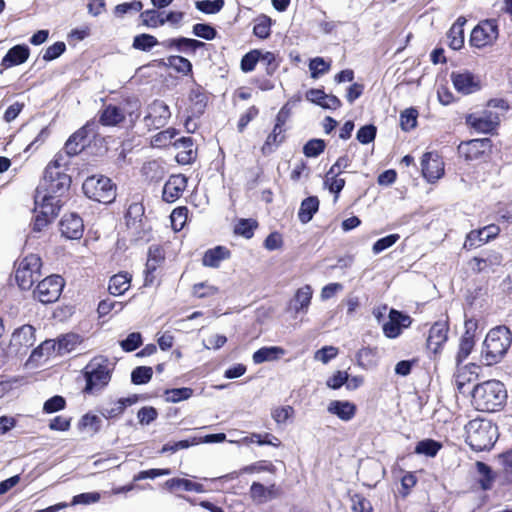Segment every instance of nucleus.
I'll return each mask as SVG.
<instances>
[{
	"label": "nucleus",
	"mask_w": 512,
	"mask_h": 512,
	"mask_svg": "<svg viewBox=\"0 0 512 512\" xmlns=\"http://www.w3.org/2000/svg\"><path fill=\"white\" fill-rule=\"evenodd\" d=\"M472 404L479 411L496 412L506 403L507 390L499 380H487L474 386Z\"/></svg>",
	"instance_id": "1"
},
{
	"label": "nucleus",
	"mask_w": 512,
	"mask_h": 512,
	"mask_svg": "<svg viewBox=\"0 0 512 512\" xmlns=\"http://www.w3.org/2000/svg\"><path fill=\"white\" fill-rule=\"evenodd\" d=\"M512 343V333L506 326L491 329L483 342L480 362L485 366L499 363Z\"/></svg>",
	"instance_id": "2"
},
{
	"label": "nucleus",
	"mask_w": 512,
	"mask_h": 512,
	"mask_svg": "<svg viewBox=\"0 0 512 512\" xmlns=\"http://www.w3.org/2000/svg\"><path fill=\"white\" fill-rule=\"evenodd\" d=\"M466 442L475 451L490 449L497 440V427L486 419H473L465 426Z\"/></svg>",
	"instance_id": "3"
},
{
	"label": "nucleus",
	"mask_w": 512,
	"mask_h": 512,
	"mask_svg": "<svg viewBox=\"0 0 512 512\" xmlns=\"http://www.w3.org/2000/svg\"><path fill=\"white\" fill-rule=\"evenodd\" d=\"M82 189L88 198L99 203L109 204L116 197L115 185L108 177L102 175L88 177L84 181Z\"/></svg>",
	"instance_id": "4"
},
{
	"label": "nucleus",
	"mask_w": 512,
	"mask_h": 512,
	"mask_svg": "<svg viewBox=\"0 0 512 512\" xmlns=\"http://www.w3.org/2000/svg\"><path fill=\"white\" fill-rule=\"evenodd\" d=\"M85 391L93 393L105 387L111 379L109 361L102 357H96L85 368Z\"/></svg>",
	"instance_id": "5"
},
{
	"label": "nucleus",
	"mask_w": 512,
	"mask_h": 512,
	"mask_svg": "<svg viewBox=\"0 0 512 512\" xmlns=\"http://www.w3.org/2000/svg\"><path fill=\"white\" fill-rule=\"evenodd\" d=\"M41 259L35 254L24 257L17 266L15 279L22 290H29L40 277Z\"/></svg>",
	"instance_id": "6"
},
{
	"label": "nucleus",
	"mask_w": 512,
	"mask_h": 512,
	"mask_svg": "<svg viewBox=\"0 0 512 512\" xmlns=\"http://www.w3.org/2000/svg\"><path fill=\"white\" fill-rule=\"evenodd\" d=\"M64 281L59 275H52L40 281L33 291L35 299L43 304L55 302L60 297Z\"/></svg>",
	"instance_id": "7"
},
{
	"label": "nucleus",
	"mask_w": 512,
	"mask_h": 512,
	"mask_svg": "<svg viewBox=\"0 0 512 512\" xmlns=\"http://www.w3.org/2000/svg\"><path fill=\"white\" fill-rule=\"evenodd\" d=\"M71 184V178L67 174L53 175L51 178L43 177V181L37 188L35 196V204L39 203V198L42 193L46 195H54L56 199L68 190Z\"/></svg>",
	"instance_id": "8"
},
{
	"label": "nucleus",
	"mask_w": 512,
	"mask_h": 512,
	"mask_svg": "<svg viewBox=\"0 0 512 512\" xmlns=\"http://www.w3.org/2000/svg\"><path fill=\"white\" fill-rule=\"evenodd\" d=\"M498 38L496 20L489 19L479 23L471 32L470 43L477 48L492 44Z\"/></svg>",
	"instance_id": "9"
},
{
	"label": "nucleus",
	"mask_w": 512,
	"mask_h": 512,
	"mask_svg": "<svg viewBox=\"0 0 512 512\" xmlns=\"http://www.w3.org/2000/svg\"><path fill=\"white\" fill-rule=\"evenodd\" d=\"M466 123L479 133H492L500 123L498 113L484 110L481 113L470 114L466 117Z\"/></svg>",
	"instance_id": "10"
},
{
	"label": "nucleus",
	"mask_w": 512,
	"mask_h": 512,
	"mask_svg": "<svg viewBox=\"0 0 512 512\" xmlns=\"http://www.w3.org/2000/svg\"><path fill=\"white\" fill-rule=\"evenodd\" d=\"M171 117L169 106L161 101L154 100L147 107V114L144 121L147 127L159 129L164 127Z\"/></svg>",
	"instance_id": "11"
},
{
	"label": "nucleus",
	"mask_w": 512,
	"mask_h": 512,
	"mask_svg": "<svg viewBox=\"0 0 512 512\" xmlns=\"http://www.w3.org/2000/svg\"><path fill=\"white\" fill-rule=\"evenodd\" d=\"M450 77L455 90L463 95L472 94L481 89L480 78L468 70L454 71Z\"/></svg>",
	"instance_id": "12"
},
{
	"label": "nucleus",
	"mask_w": 512,
	"mask_h": 512,
	"mask_svg": "<svg viewBox=\"0 0 512 512\" xmlns=\"http://www.w3.org/2000/svg\"><path fill=\"white\" fill-rule=\"evenodd\" d=\"M422 175L429 183H435L444 175V162L435 152H427L423 155Z\"/></svg>",
	"instance_id": "13"
},
{
	"label": "nucleus",
	"mask_w": 512,
	"mask_h": 512,
	"mask_svg": "<svg viewBox=\"0 0 512 512\" xmlns=\"http://www.w3.org/2000/svg\"><path fill=\"white\" fill-rule=\"evenodd\" d=\"M35 331V328L28 324L16 329L12 334L10 347L14 349L16 353H26L36 342Z\"/></svg>",
	"instance_id": "14"
},
{
	"label": "nucleus",
	"mask_w": 512,
	"mask_h": 512,
	"mask_svg": "<svg viewBox=\"0 0 512 512\" xmlns=\"http://www.w3.org/2000/svg\"><path fill=\"white\" fill-rule=\"evenodd\" d=\"M499 232V227L494 224L487 225L479 230H473L467 235L464 248L473 249L479 247L495 238Z\"/></svg>",
	"instance_id": "15"
},
{
	"label": "nucleus",
	"mask_w": 512,
	"mask_h": 512,
	"mask_svg": "<svg viewBox=\"0 0 512 512\" xmlns=\"http://www.w3.org/2000/svg\"><path fill=\"white\" fill-rule=\"evenodd\" d=\"M411 322L408 315L392 309L389 312V321L383 325V332L388 338H396L401 334L403 328L411 325Z\"/></svg>",
	"instance_id": "16"
},
{
	"label": "nucleus",
	"mask_w": 512,
	"mask_h": 512,
	"mask_svg": "<svg viewBox=\"0 0 512 512\" xmlns=\"http://www.w3.org/2000/svg\"><path fill=\"white\" fill-rule=\"evenodd\" d=\"M313 291L310 285L299 288L292 299H290L287 311L296 314L307 313L311 303Z\"/></svg>",
	"instance_id": "17"
},
{
	"label": "nucleus",
	"mask_w": 512,
	"mask_h": 512,
	"mask_svg": "<svg viewBox=\"0 0 512 512\" xmlns=\"http://www.w3.org/2000/svg\"><path fill=\"white\" fill-rule=\"evenodd\" d=\"M187 186V178L184 175H172L163 187V200L172 203L182 195Z\"/></svg>",
	"instance_id": "18"
},
{
	"label": "nucleus",
	"mask_w": 512,
	"mask_h": 512,
	"mask_svg": "<svg viewBox=\"0 0 512 512\" xmlns=\"http://www.w3.org/2000/svg\"><path fill=\"white\" fill-rule=\"evenodd\" d=\"M60 230L68 239H79L84 231L83 221L75 213L65 215L60 222Z\"/></svg>",
	"instance_id": "19"
},
{
	"label": "nucleus",
	"mask_w": 512,
	"mask_h": 512,
	"mask_svg": "<svg viewBox=\"0 0 512 512\" xmlns=\"http://www.w3.org/2000/svg\"><path fill=\"white\" fill-rule=\"evenodd\" d=\"M249 494L253 502L263 504L278 497L279 489L275 483L264 486L259 482H253Z\"/></svg>",
	"instance_id": "20"
},
{
	"label": "nucleus",
	"mask_w": 512,
	"mask_h": 512,
	"mask_svg": "<svg viewBox=\"0 0 512 512\" xmlns=\"http://www.w3.org/2000/svg\"><path fill=\"white\" fill-rule=\"evenodd\" d=\"M465 328L466 332L461 338L459 351L456 355L457 366H459L470 355L475 345L474 335L471 331L476 328V322L473 320H467L465 322Z\"/></svg>",
	"instance_id": "21"
},
{
	"label": "nucleus",
	"mask_w": 512,
	"mask_h": 512,
	"mask_svg": "<svg viewBox=\"0 0 512 512\" xmlns=\"http://www.w3.org/2000/svg\"><path fill=\"white\" fill-rule=\"evenodd\" d=\"M448 325L445 322H436L429 330L427 348L437 353L447 341Z\"/></svg>",
	"instance_id": "22"
},
{
	"label": "nucleus",
	"mask_w": 512,
	"mask_h": 512,
	"mask_svg": "<svg viewBox=\"0 0 512 512\" xmlns=\"http://www.w3.org/2000/svg\"><path fill=\"white\" fill-rule=\"evenodd\" d=\"M173 146L178 149L176 160L180 164H190L196 159V150L193 148L191 137H182L174 141Z\"/></svg>",
	"instance_id": "23"
},
{
	"label": "nucleus",
	"mask_w": 512,
	"mask_h": 512,
	"mask_svg": "<svg viewBox=\"0 0 512 512\" xmlns=\"http://www.w3.org/2000/svg\"><path fill=\"white\" fill-rule=\"evenodd\" d=\"M30 55L29 47L26 45H16L8 50L1 61V66L5 69L20 65L27 61Z\"/></svg>",
	"instance_id": "24"
},
{
	"label": "nucleus",
	"mask_w": 512,
	"mask_h": 512,
	"mask_svg": "<svg viewBox=\"0 0 512 512\" xmlns=\"http://www.w3.org/2000/svg\"><path fill=\"white\" fill-rule=\"evenodd\" d=\"M88 136V126H83L73 133L66 141L64 151L69 156H75L86 146Z\"/></svg>",
	"instance_id": "25"
},
{
	"label": "nucleus",
	"mask_w": 512,
	"mask_h": 512,
	"mask_svg": "<svg viewBox=\"0 0 512 512\" xmlns=\"http://www.w3.org/2000/svg\"><path fill=\"white\" fill-rule=\"evenodd\" d=\"M138 401L137 395L126 398H120L115 402H111L101 408V415L106 419H113L120 416L127 406H131Z\"/></svg>",
	"instance_id": "26"
},
{
	"label": "nucleus",
	"mask_w": 512,
	"mask_h": 512,
	"mask_svg": "<svg viewBox=\"0 0 512 512\" xmlns=\"http://www.w3.org/2000/svg\"><path fill=\"white\" fill-rule=\"evenodd\" d=\"M356 405L350 401L333 400L328 404L327 411L342 421H350L356 414Z\"/></svg>",
	"instance_id": "27"
},
{
	"label": "nucleus",
	"mask_w": 512,
	"mask_h": 512,
	"mask_svg": "<svg viewBox=\"0 0 512 512\" xmlns=\"http://www.w3.org/2000/svg\"><path fill=\"white\" fill-rule=\"evenodd\" d=\"M164 260V255L162 250L157 247H150L148 251V259L146 262L145 269V285H150L153 283L154 275L153 273L157 270V268L161 265Z\"/></svg>",
	"instance_id": "28"
},
{
	"label": "nucleus",
	"mask_w": 512,
	"mask_h": 512,
	"mask_svg": "<svg viewBox=\"0 0 512 512\" xmlns=\"http://www.w3.org/2000/svg\"><path fill=\"white\" fill-rule=\"evenodd\" d=\"M125 119V111L118 106L108 105L100 115V123L104 126H115Z\"/></svg>",
	"instance_id": "29"
},
{
	"label": "nucleus",
	"mask_w": 512,
	"mask_h": 512,
	"mask_svg": "<svg viewBox=\"0 0 512 512\" xmlns=\"http://www.w3.org/2000/svg\"><path fill=\"white\" fill-rule=\"evenodd\" d=\"M488 139H473L468 142L462 143L459 146V151L467 160H473L483 153V149L488 142Z\"/></svg>",
	"instance_id": "30"
},
{
	"label": "nucleus",
	"mask_w": 512,
	"mask_h": 512,
	"mask_svg": "<svg viewBox=\"0 0 512 512\" xmlns=\"http://www.w3.org/2000/svg\"><path fill=\"white\" fill-rule=\"evenodd\" d=\"M36 206L40 208L42 215L50 219H53L60 209L59 199H56L54 195H46L44 193L41 194L39 203Z\"/></svg>",
	"instance_id": "31"
},
{
	"label": "nucleus",
	"mask_w": 512,
	"mask_h": 512,
	"mask_svg": "<svg viewBox=\"0 0 512 512\" xmlns=\"http://www.w3.org/2000/svg\"><path fill=\"white\" fill-rule=\"evenodd\" d=\"M131 276L128 273H118L110 278L108 290L111 295L124 294L130 287Z\"/></svg>",
	"instance_id": "32"
},
{
	"label": "nucleus",
	"mask_w": 512,
	"mask_h": 512,
	"mask_svg": "<svg viewBox=\"0 0 512 512\" xmlns=\"http://www.w3.org/2000/svg\"><path fill=\"white\" fill-rule=\"evenodd\" d=\"M318 209L319 200L316 196H310L304 199L298 212V218L300 222L303 224L308 223L313 218V215L318 211Z\"/></svg>",
	"instance_id": "33"
},
{
	"label": "nucleus",
	"mask_w": 512,
	"mask_h": 512,
	"mask_svg": "<svg viewBox=\"0 0 512 512\" xmlns=\"http://www.w3.org/2000/svg\"><path fill=\"white\" fill-rule=\"evenodd\" d=\"M284 129L274 125L272 132L267 136L263 146L261 147L262 154L270 155L275 149L284 141Z\"/></svg>",
	"instance_id": "34"
},
{
	"label": "nucleus",
	"mask_w": 512,
	"mask_h": 512,
	"mask_svg": "<svg viewBox=\"0 0 512 512\" xmlns=\"http://www.w3.org/2000/svg\"><path fill=\"white\" fill-rule=\"evenodd\" d=\"M229 251L222 246H217L205 252L202 262L204 266L216 268L220 262L229 258Z\"/></svg>",
	"instance_id": "35"
},
{
	"label": "nucleus",
	"mask_w": 512,
	"mask_h": 512,
	"mask_svg": "<svg viewBox=\"0 0 512 512\" xmlns=\"http://www.w3.org/2000/svg\"><path fill=\"white\" fill-rule=\"evenodd\" d=\"M285 351L281 347L271 346L262 347L253 354V362L255 364H261L263 362L275 361L281 355H284Z\"/></svg>",
	"instance_id": "36"
},
{
	"label": "nucleus",
	"mask_w": 512,
	"mask_h": 512,
	"mask_svg": "<svg viewBox=\"0 0 512 512\" xmlns=\"http://www.w3.org/2000/svg\"><path fill=\"white\" fill-rule=\"evenodd\" d=\"M143 216L144 207L141 203L130 204L125 214L127 227L138 229L141 226Z\"/></svg>",
	"instance_id": "37"
},
{
	"label": "nucleus",
	"mask_w": 512,
	"mask_h": 512,
	"mask_svg": "<svg viewBox=\"0 0 512 512\" xmlns=\"http://www.w3.org/2000/svg\"><path fill=\"white\" fill-rule=\"evenodd\" d=\"M165 486L170 490L181 488L185 491H194L197 493H203L205 491L202 484L192 482L188 479H183V478L169 479L165 482Z\"/></svg>",
	"instance_id": "38"
},
{
	"label": "nucleus",
	"mask_w": 512,
	"mask_h": 512,
	"mask_svg": "<svg viewBox=\"0 0 512 512\" xmlns=\"http://www.w3.org/2000/svg\"><path fill=\"white\" fill-rule=\"evenodd\" d=\"M57 343V355H64L74 351L81 343V338L77 334L69 333L60 337Z\"/></svg>",
	"instance_id": "39"
},
{
	"label": "nucleus",
	"mask_w": 512,
	"mask_h": 512,
	"mask_svg": "<svg viewBox=\"0 0 512 512\" xmlns=\"http://www.w3.org/2000/svg\"><path fill=\"white\" fill-rule=\"evenodd\" d=\"M189 99L191 102L190 110L192 116L199 117L202 115L205 111L208 100L206 94L199 90H192Z\"/></svg>",
	"instance_id": "40"
},
{
	"label": "nucleus",
	"mask_w": 512,
	"mask_h": 512,
	"mask_svg": "<svg viewBox=\"0 0 512 512\" xmlns=\"http://www.w3.org/2000/svg\"><path fill=\"white\" fill-rule=\"evenodd\" d=\"M177 135V130L174 128H168L163 130L151 138V146L154 148H165L169 145H173V139Z\"/></svg>",
	"instance_id": "41"
},
{
	"label": "nucleus",
	"mask_w": 512,
	"mask_h": 512,
	"mask_svg": "<svg viewBox=\"0 0 512 512\" xmlns=\"http://www.w3.org/2000/svg\"><path fill=\"white\" fill-rule=\"evenodd\" d=\"M478 368L479 367L475 364H469V365L464 366L463 368H459L458 373L455 377V383H456L457 389L459 390L460 393H464L463 388L465 386V383L471 381V379H472L471 376L472 375L477 376L476 370Z\"/></svg>",
	"instance_id": "42"
},
{
	"label": "nucleus",
	"mask_w": 512,
	"mask_h": 512,
	"mask_svg": "<svg viewBox=\"0 0 512 512\" xmlns=\"http://www.w3.org/2000/svg\"><path fill=\"white\" fill-rule=\"evenodd\" d=\"M441 447V443L432 439H425L417 443L415 452L428 457H435Z\"/></svg>",
	"instance_id": "43"
},
{
	"label": "nucleus",
	"mask_w": 512,
	"mask_h": 512,
	"mask_svg": "<svg viewBox=\"0 0 512 512\" xmlns=\"http://www.w3.org/2000/svg\"><path fill=\"white\" fill-rule=\"evenodd\" d=\"M478 271L489 267L499 266L502 263V255L498 252H490L483 257L474 258Z\"/></svg>",
	"instance_id": "44"
},
{
	"label": "nucleus",
	"mask_w": 512,
	"mask_h": 512,
	"mask_svg": "<svg viewBox=\"0 0 512 512\" xmlns=\"http://www.w3.org/2000/svg\"><path fill=\"white\" fill-rule=\"evenodd\" d=\"M158 44L159 42L156 37L143 33L134 37L132 46L136 50L149 51Z\"/></svg>",
	"instance_id": "45"
},
{
	"label": "nucleus",
	"mask_w": 512,
	"mask_h": 512,
	"mask_svg": "<svg viewBox=\"0 0 512 512\" xmlns=\"http://www.w3.org/2000/svg\"><path fill=\"white\" fill-rule=\"evenodd\" d=\"M258 223L253 219H240L234 227V232L237 235H241L247 239H250L254 235V230L257 228Z\"/></svg>",
	"instance_id": "46"
},
{
	"label": "nucleus",
	"mask_w": 512,
	"mask_h": 512,
	"mask_svg": "<svg viewBox=\"0 0 512 512\" xmlns=\"http://www.w3.org/2000/svg\"><path fill=\"white\" fill-rule=\"evenodd\" d=\"M271 19L268 16L262 15L256 18L253 33L261 39H265L270 35Z\"/></svg>",
	"instance_id": "47"
},
{
	"label": "nucleus",
	"mask_w": 512,
	"mask_h": 512,
	"mask_svg": "<svg viewBox=\"0 0 512 512\" xmlns=\"http://www.w3.org/2000/svg\"><path fill=\"white\" fill-rule=\"evenodd\" d=\"M338 172L334 168H330L326 174L325 184L328 186L330 192L338 194L345 185L343 178H338Z\"/></svg>",
	"instance_id": "48"
},
{
	"label": "nucleus",
	"mask_w": 512,
	"mask_h": 512,
	"mask_svg": "<svg viewBox=\"0 0 512 512\" xmlns=\"http://www.w3.org/2000/svg\"><path fill=\"white\" fill-rule=\"evenodd\" d=\"M153 375L151 367L139 366L135 368L131 373V381L136 385L148 383Z\"/></svg>",
	"instance_id": "49"
},
{
	"label": "nucleus",
	"mask_w": 512,
	"mask_h": 512,
	"mask_svg": "<svg viewBox=\"0 0 512 512\" xmlns=\"http://www.w3.org/2000/svg\"><path fill=\"white\" fill-rule=\"evenodd\" d=\"M326 147L325 141L322 139H311L303 147V153L306 157H317L323 153Z\"/></svg>",
	"instance_id": "50"
},
{
	"label": "nucleus",
	"mask_w": 512,
	"mask_h": 512,
	"mask_svg": "<svg viewBox=\"0 0 512 512\" xmlns=\"http://www.w3.org/2000/svg\"><path fill=\"white\" fill-rule=\"evenodd\" d=\"M449 46L454 49H460L464 44V29L460 25H452L448 32Z\"/></svg>",
	"instance_id": "51"
},
{
	"label": "nucleus",
	"mask_w": 512,
	"mask_h": 512,
	"mask_svg": "<svg viewBox=\"0 0 512 512\" xmlns=\"http://www.w3.org/2000/svg\"><path fill=\"white\" fill-rule=\"evenodd\" d=\"M196 8L206 14L218 13L224 6V0H201L196 1Z\"/></svg>",
	"instance_id": "52"
},
{
	"label": "nucleus",
	"mask_w": 512,
	"mask_h": 512,
	"mask_svg": "<svg viewBox=\"0 0 512 512\" xmlns=\"http://www.w3.org/2000/svg\"><path fill=\"white\" fill-rule=\"evenodd\" d=\"M418 112L414 108L404 110L400 115V125L404 131H409L416 127Z\"/></svg>",
	"instance_id": "53"
},
{
	"label": "nucleus",
	"mask_w": 512,
	"mask_h": 512,
	"mask_svg": "<svg viewBox=\"0 0 512 512\" xmlns=\"http://www.w3.org/2000/svg\"><path fill=\"white\" fill-rule=\"evenodd\" d=\"M165 394H166L167 401L176 403V402H179L182 400L189 399L193 394V390L188 387L175 388V389L166 390Z\"/></svg>",
	"instance_id": "54"
},
{
	"label": "nucleus",
	"mask_w": 512,
	"mask_h": 512,
	"mask_svg": "<svg viewBox=\"0 0 512 512\" xmlns=\"http://www.w3.org/2000/svg\"><path fill=\"white\" fill-rule=\"evenodd\" d=\"M477 472L482 476L479 479L480 486L483 490L491 488L493 483V477L491 475V469L488 465L483 462L476 463Z\"/></svg>",
	"instance_id": "55"
},
{
	"label": "nucleus",
	"mask_w": 512,
	"mask_h": 512,
	"mask_svg": "<svg viewBox=\"0 0 512 512\" xmlns=\"http://www.w3.org/2000/svg\"><path fill=\"white\" fill-rule=\"evenodd\" d=\"M168 64L174 68L177 72L188 74L192 70L191 62L181 56H170L168 58Z\"/></svg>",
	"instance_id": "56"
},
{
	"label": "nucleus",
	"mask_w": 512,
	"mask_h": 512,
	"mask_svg": "<svg viewBox=\"0 0 512 512\" xmlns=\"http://www.w3.org/2000/svg\"><path fill=\"white\" fill-rule=\"evenodd\" d=\"M309 69L311 71L312 78H318L320 75L325 74L329 71L330 65L325 62V60L321 57H316L312 59L309 63Z\"/></svg>",
	"instance_id": "57"
},
{
	"label": "nucleus",
	"mask_w": 512,
	"mask_h": 512,
	"mask_svg": "<svg viewBox=\"0 0 512 512\" xmlns=\"http://www.w3.org/2000/svg\"><path fill=\"white\" fill-rule=\"evenodd\" d=\"M399 238H400L399 234H390L388 236H385V237L377 240L372 247L373 253L379 254L382 251L390 248L399 240Z\"/></svg>",
	"instance_id": "58"
},
{
	"label": "nucleus",
	"mask_w": 512,
	"mask_h": 512,
	"mask_svg": "<svg viewBox=\"0 0 512 512\" xmlns=\"http://www.w3.org/2000/svg\"><path fill=\"white\" fill-rule=\"evenodd\" d=\"M142 22L145 26L156 28L164 25L163 18L155 10H146L140 15Z\"/></svg>",
	"instance_id": "59"
},
{
	"label": "nucleus",
	"mask_w": 512,
	"mask_h": 512,
	"mask_svg": "<svg viewBox=\"0 0 512 512\" xmlns=\"http://www.w3.org/2000/svg\"><path fill=\"white\" fill-rule=\"evenodd\" d=\"M338 355V348L334 346H324L317 350L314 354V359L327 364Z\"/></svg>",
	"instance_id": "60"
},
{
	"label": "nucleus",
	"mask_w": 512,
	"mask_h": 512,
	"mask_svg": "<svg viewBox=\"0 0 512 512\" xmlns=\"http://www.w3.org/2000/svg\"><path fill=\"white\" fill-rule=\"evenodd\" d=\"M261 52L253 50L245 54L241 60V69L244 72H251L254 70L257 62L260 60Z\"/></svg>",
	"instance_id": "61"
},
{
	"label": "nucleus",
	"mask_w": 512,
	"mask_h": 512,
	"mask_svg": "<svg viewBox=\"0 0 512 512\" xmlns=\"http://www.w3.org/2000/svg\"><path fill=\"white\" fill-rule=\"evenodd\" d=\"M142 344V336L138 332L130 333L125 340L120 342V346L126 352L136 350Z\"/></svg>",
	"instance_id": "62"
},
{
	"label": "nucleus",
	"mask_w": 512,
	"mask_h": 512,
	"mask_svg": "<svg viewBox=\"0 0 512 512\" xmlns=\"http://www.w3.org/2000/svg\"><path fill=\"white\" fill-rule=\"evenodd\" d=\"M79 426L84 429L88 428L92 433H97L101 427V419L96 415L85 414L81 418Z\"/></svg>",
	"instance_id": "63"
},
{
	"label": "nucleus",
	"mask_w": 512,
	"mask_h": 512,
	"mask_svg": "<svg viewBox=\"0 0 512 512\" xmlns=\"http://www.w3.org/2000/svg\"><path fill=\"white\" fill-rule=\"evenodd\" d=\"M353 512H373L372 505L369 500L359 494H355L351 498Z\"/></svg>",
	"instance_id": "64"
}]
</instances>
